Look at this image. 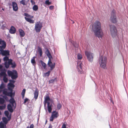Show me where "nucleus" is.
Here are the masks:
<instances>
[{
  "label": "nucleus",
  "mask_w": 128,
  "mask_h": 128,
  "mask_svg": "<svg viewBox=\"0 0 128 128\" xmlns=\"http://www.w3.org/2000/svg\"><path fill=\"white\" fill-rule=\"evenodd\" d=\"M52 126L51 124H50L48 128H52Z\"/></svg>",
  "instance_id": "13d9d810"
},
{
  "label": "nucleus",
  "mask_w": 128,
  "mask_h": 128,
  "mask_svg": "<svg viewBox=\"0 0 128 128\" xmlns=\"http://www.w3.org/2000/svg\"><path fill=\"white\" fill-rule=\"evenodd\" d=\"M28 99L26 98L24 100V103H26V102L28 101Z\"/></svg>",
  "instance_id": "864d4df0"
},
{
  "label": "nucleus",
  "mask_w": 128,
  "mask_h": 128,
  "mask_svg": "<svg viewBox=\"0 0 128 128\" xmlns=\"http://www.w3.org/2000/svg\"><path fill=\"white\" fill-rule=\"evenodd\" d=\"M5 100L4 99L2 98H0V104H3Z\"/></svg>",
  "instance_id": "58836bf2"
},
{
  "label": "nucleus",
  "mask_w": 128,
  "mask_h": 128,
  "mask_svg": "<svg viewBox=\"0 0 128 128\" xmlns=\"http://www.w3.org/2000/svg\"><path fill=\"white\" fill-rule=\"evenodd\" d=\"M30 2L32 4V5L34 4H35V2L32 0H31Z\"/></svg>",
  "instance_id": "603ef678"
},
{
  "label": "nucleus",
  "mask_w": 128,
  "mask_h": 128,
  "mask_svg": "<svg viewBox=\"0 0 128 128\" xmlns=\"http://www.w3.org/2000/svg\"><path fill=\"white\" fill-rule=\"evenodd\" d=\"M35 57H34L32 58V59L31 60V62L33 65H34V64L36 63L35 61Z\"/></svg>",
  "instance_id": "f704fd0d"
},
{
  "label": "nucleus",
  "mask_w": 128,
  "mask_h": 128,
  "mask_svg": "<svg viewBox=\"0 0 128 128\" xmlns=\"http://www.w3.org/2000/svg\"><path fill=\"white\" fill-rule=\"evenodd\" d=\"M10 82H11L12 81L13 82V83H14V82H15V80H9Z\"/></svg>",
  "instance_id": "052dcab7"
},
{
  "label": "nucleus",
  "mask_w": 128,
  "mask_h": 128,
  "mask_svg": "<svg viewBox=\"0 0 128 128\" xmlns=\"http://www.w3.org/2000/svg\"><path fill=\"white\" fill-rule=\"evenodd\" d=\"M92 30L96 36L99 38H102L103 34L101 29V25L100 22L96 21L93 24Z\"/></svg>",
  "instance_id": "f257e3e1"
},
{
  "label": "nucleus",
  "mask_w": 128,
  "mask_h": 128,
  "mask_svg": "<svg viewBox=\"0 0 128 128\" xmlns=\"http://www.w3.org/2000/svg\"><path fill=\"white\" fill-rule=\"evenodd\" d=\"M32 9L34 10L37 11L38 9V7L37 6L34 5Z\"/></svg>",
  "instance_id": "e433bc0d"
},
{
  "label": "nucleus",
  "mask_w": 128,
  "mask_h": 128,
  "mask_svg": "<svg viewBox=\"0 0 128 128\" xmlns=\"http://www.w3.org/2000/svg\"><path fill=\"white\" fill-rule=\"evenodd\" d=\"M54 118L53 116H51L50 118V121L52 122Z\"/></svg>",
  "instance_id": "a18cd8bd"
},
{
  "label": "nucleus",
  "mask_w": 128,
  "mask_h": 128,
  "mask_svg": "<svg viewBox=\"0 0 128 128\" xmlns=\"http://www.w3.org/2000/svg\"><path fill=\"white\" fill-rule=\"evenodd\" d=\"M71 21L72 22V24H73V23H74V21H73V20H72Z\"/></svg>",
  "instance_id": "e2e57ef3"
},
{
  "label": "nucleus",
  "mask_w": 128,
  "mask_h": 128,
  "mask_svg": "<svg viewBox=\"0 0 128 128\" xmlns=\"http://www.w3.org/2000/svg\"><path fill=\"white\" fill-rule=\"evenodd\" d=\"M2 119L3 122L5 124H6L8 122V121H9L8 120H8H7V118L6 117H3Z\"/></svg>",
  "instance_id": "c85d7f7f"
},
{
  "label": "nucleus",
  "mask_w": 128,
  "mask_h": 128,
  "mask_svg": "<svg viewBox=\"0 0 128 128\" xmlns=\"http://www.w3.org/2000/svg\"><path fill=\"white\" fill-rule=\"evenodd\" d=\"M2 10H4V9L3 8H2Z\"/></svg>",
  "instance_id": "338daca9"
},
{
  "label": "nucleus",
  "mask_w": 128,
  "mask_h": 128,
  "mask_svg": "<svg viewBox=\"0 0 128 128\" xmlns=\"http://www.w3.org/2000/svg\"><path fill=\"white\" fill-rule=\"evenodd\" d=\"M1 44H2V45L0 46V52L4 50L6 47V44L4 41H3V42Z\"/></svg>",
  "instance_id": "4468645a"
},
{
  "label": "nucleus",
  "mask_w": 128,
  "mask_h": 128,
  "mask_svg": "<svg viewBox=\"0 0 128 128\" xmlns=\"http://www.w3.org/2000/svg\"><path fill=\"white\" fill-rule=\"evenodd\" d=\"M20 3L24 5H26L27 3L25 0H22L20 2Z\"/></svg>",
  "instance_id": "72a5a7b5"
},
{
  "label": "nucleus",
  "mask_w": 128,
  "mask_h": 128,
  "mask_svg": "<svg viewBox=\"0 0 128 128\" xmlns=\"http://www.w3.org/2000/svg\"><path fill=\"white\" fill-rule=\"evenodd\" d=\"M14 86H15L14 84L11 83H9L8 86V89L11 92H13V89Z\"/></svg>",
  "instance_id": "ddd939ff"
},
{
  "label": "nucleus",
  "mask_w": 128,
  "mask_h": 128,
  "mask_svg": "<svg viewBox=\"0 0 128 128\" xmlns=\"http://www.w3.org/2000/svg\"><path fill=\"white\" fill-rule=\"evenodd\" d=\"M51 80H54L53 79H52Z\"/></svg>",
  "instance_id": "774afa93"
},
{
  "label": "nucleus",
  "mask_w": 128,
  "mask_h": 128,
  "mask_svg": "<svg viewBox=\"0 0 128 128\" xmlns=\"http://www.w3.org/2000/svg\"><path fill=\"white\" fill-rule=\"evenodd\" d=\"M24 18L26 21L30 23H33L34 22V20H33L31 19L30 18H28L25 17Z\"/></svg>",
  "instance_id": "a878e982"
},
{
  "label": "nucleus",
  "mask_w": 128,
  "mask_h": 128,
  "mask_svg": "<svg viewBox=\"0 0 128 128\" xmlns=\"http://www.w3.org/2000/svg\"><path fill=\"white\" fill-rule=\"evenodd\" d=\"M62 128H66V126L65 124H64L62 126Z\"/></svg>",
  "instance_id": "09e8293b"
},
{
  "label": "nucleus",
  "mask_w": 128,
  "mask_h": 128,
  "mask_svg": "<svg viewBox=\"0 0 128 128\" xmlns=\"http://www.w3.org/2000/svg\"><path fill=\"white\" fill-rule=\"evenodd\" d=\"M107 58L106 57L101 56L100 57L98 62L100 67L105 68L106 66Z\"/></svg>",
  "instance_id": "f03ea898"
},
{
  "label": "nucleus",
  "mask_w": 128,
  "mask_h": 128,
  "mask_svg": "<svg viewBox=\"0 0 128 128\" xmlns=\"http://www.w3.org/2000/svg\"><path fill=\"white\" fill-rule=\"evenodd\" d=\"M0 128H4V124L2 122H0Z\"/></svg>",
  "instance_id": "37998d69"
},
{
  "label": "nucleus",
  "mask_w": 128,
  "mask_h": 128,
  "mask_svg": "<svg viewBox=\"0 0 128 128\" xmlns=\"http://www.w3.org/2000/svg\"><path fill=\"white\" fill-rule=\"evenodd\" d=\"M51 70L48 71L47 72L45 73L44 74V75L45 76H49L50 73V72Z\"/></svg>",
  "instance_id": "a19ab883"
},
{
  "label": "nucleus",
  "mask_w": 128,
  "mask_h": 128,
  "mask_svg": "<svg viewBox=\"0 0 128 128\" xmlns=\"http://www.w3.org/2000/svg\"><path fill=\"white\" fill-rule=\"evenodd\" d=\"M10 65H11V67L13 68H15L16 66L15 62L14 61H13L11 59H10L8 62H6L5 63L4 66L6 68H8Z\"/></svg>",
  "instance_id": "423d86ee"
},
{
  "label": "nucleus",
  "mask_w": 128,
  "mask_h": 128,
  "mask_svg": "<svg viewBox=\"0 0 128 128\" xmlns=\"http://www.w3.org/2000/svg\"><path fill=\"white\" fill-rule=\"evenodd\" d=\"M110 28L111 36L114 38H116L117 36V31L116 27L114 25H112L110 26Z\"/></svg>",
  "instance_id": "39448f33"
},
{
  "label": "nucleus",
  "mask_w": 128,
  "mask_h": 128,
  "mask_svg": "<svg viewBox=\"0 0 128 128\" xmlns=\"http://www.w3.org/2000/svg\"><path fill=\"white\" fill-rule=\"evenodd\" d=\"M52 60H49L48 63V64L50 67V70L52 71L55 67V63H54L53 64L51 62Z\"/></svg>",
  "instance_id": "9b49d317"
},
{
  "label": "nucleus",
  "mask_w": 128,
  "mask_h": 128,
  "mask_svg": "<svg viewBox=\"0 0 128 128\" xmlns=\"http://www.w3.org/2000/svg\"><path fill=\"white\" fill-rule=\"evenodd\" d=\"M10 102L12 104V106L13 107L16 108V103L15 101L14 98L11 97V98L9 100Z\"/></svg>",
  "instance_id": "f8f14e48"
},
{
  "label": "nucleus",
  "mask_w": 128,
  "mask_h": 128,
  "mask_svg": "<svg viewBox=\"0 0 128 128\" xmlns=\"http://www.w3.org/2000/svg\"><path fill=\"white\" fill-rule=\"evenodd\" d=\"M19 32L20 36L22 37L24 36L25 35V33L22 30L20 29L19 30Z\"/></svg>",
  "instance_id": "4be33fe9"
},
{
  "label": "nucleus",
  "mask_w": 128,
  "mask_h": 128,
  "mask_svg": "<svg viewBox=\"0 0 128 128\" xmlns=\"http://www.w3.org/2000/svg\"><path fill=\"white\" fill-rule=\"evenodd\" d=\"M3 97L6 100H7L8 99V97L6 96V95L3 96Z\"/></svg>",
  "instance_id": "3c124183"
},
{
  "label": "nucleus",
  "mask_w": 128,
  "mask_h": 128,
  "mask_svg": "<svg viewBox=\"0 0 128 128\" xmlns=\"http://www.w3.org/2000/svg\"><path fill=\"white\" fill-rule=\"evenodd\" d=\"M52 116L54 118H56L58 116V112L54 111L52 112Z\"/></svg>",
  "instance_id": "b1692460"
},
{
  "label": "nucleus",
  "mask_w": 128,
  "mask_h": 128,
  "mask_svg": "<svg viewBox=\"0 0 128 128\" xmlns=\"http://www.w3.org/2000/svg\"><path fill=\"white\" fill-rule=\"evenodd\" d=\"M52 105L50 104V103H48V104L47 107L48 111L49 113H51L52 110Z\"/></svg>",
  "instance_id": "5701e85b"
},
{
  "label": "nucleus",
  "mask_w": 128,
  "mask_h": 128,
  "mask_svg": "<svg viewBox=\"0 0 128 128\" xmlns=\"http://www.w3.org/2000/svg\"><path fill=\"white\" fill-rule=\"evenodd\" d=\"M12 4L14 10L16 11L18 9V7L17 4L14 2H12Z\"/></svg>",
  "instance_id": "dca6fc26"
},
{
  "label": "nucleus",
  "mask_w": 128,
  "mask_h": 128,
  "mask_svg": "<svg viewBox=\"0 0 128 128\" xmlns=\"http://www.w3.org/2000/svg\"><path fill=\"white\" fill-rule=\"evenodd\" d=\"M16 31L15 28L13 26H11L9 30L10 33L12 34H14L16 32Z\"/></svg>",
  "instance_id": "412c9836"
},
{
  "label": "nucleus",
  "mask_w": 128,
  "mask_h": 128,
  "mask_svg": "<svg viewBox=\"0 0 128 128\" xmlns=\"http://www.w3.org/2000/svg\"><path fill=\"white\" fill-rule=\"evenodd\" d=\"M12 106L10 104H8L7 106V108L8 110L11 113H12L13 112Z\"/></svg>",
  "instance_id": "aec40b11"
},
{
  "label": "nucleus",
  "mask_w": 128,
  "mask_h": 128,
  "mask_svg": "<svg viewBox=\"0 0 128 128\" xmlns=\"http://www.w3.org/2000/svg\"><path fill=\"white\" fill-rule=\"evenodd\" d=\"M42 27V22L40 21H38L37 22L36 24L34 29L36 32H39Z\"/></svg>",
  "instance_id": "6e6552de"
},
{
  "label": "nucleus",
  "mask_w": 128,
  "mask_h": 128,
  "mask_svg": "<svg viewBox=\"0 0 128 128\" xmlns=\"http://www.w3.org/2000/svg\"><path fill=\"white\" fill-rule=\"evenodd\" d=\"M5 75H6V74L5 72H1L0 73V77H1Z\"/></svg>",
  "instance_id": "ea45409f"
},
{
  "label": "nucleus",
  "mask_w": 128,
  "mask_h": 128,
  "mask_svg": "<svg viewBox=\"0 0 128 128\" xmlns=\"http://www.w3.org/2000/svg\"><path fill=\"white\" fill-rule=\"evenodd\" d=\"M73 44L74 45V46L76 48H78V45L77 44H74L73 43Z\"/></svg>",
  "instance_id": "8fccbe9b"
},
{
  "label": "nucleus",
  "mask_w": 128,
  "mask_h": 128,
  "mask_svg": "<svg viewBox=\"0 0 128 128\" xmlns=\"http://www.w3.org/2000/svg\"><path fill=\"white\" fill-rule=\"evenodd\" d=\"M38 51L40 54V57L42 56V52L41 48H38Z\"/></svg>",
  "instance_id": "473e14b6"
},
{
  "label": "nucleus",
  "mask_w": 128,
  "mask_h": 128,
  "mask_svg": "<svg viewBox=\"0 0 128 128\" xmlns=\"http://www.w3.org/2000/svg\"><path fill=\"white\" fill-rule=\"evenodd\" d=\"M34 126L33 124H32L30 126L29 128H34ZM26 128H29L28 126Z\"/></svg>",
  "instance_id": "49530a36"
},
{
  "label": "nucleus",
  "mask_w": 128,
  "mask_h": 128,
  "mask_svg": "<svg viewBox=\"0 0 128 128\" xmlns=\"http://www.w3.org/2000/svg\"><path fill=\"white\" fill-rule=\"evenodd\" d=\"M78 60H81L82 58V56L81 54H79L78 55ZM82 62H80L78 60V62L77 64V68L78 69V72L80 74H82L83 73L82 71L83 70L82 68Z\"/></svg>",
  "instance_id": "7ed1b4c3"
},
{
  "label": "nucleus",
  "mask_w": 128,
  "mask_h": 128,
  "mask_svg": "<svg viewBox=\"0 0 128 128\" xmlns=\"http://www.w3.org/2000/svg\"><path fill=\"white\" fill-rule=\"evenodd\" d=\"M2 26L1 28L2 29H4V28L6 27V24L4 21H2Z\"/></svg>",
  "instance_id": "cd10ccee"
},
{
  "label": "nucleus",
  "mask_w": 128,
  "mask_h": 128,
  "mask_svg": "<svg viewBox=\"0 0 128 128\" xmlns=\"http://www.w3.org/2000/svg\"><path fill=\"white\" fill-rule=\"evenodd\" d=\"M40 62L41 63L43 67L44 68V69H46V64L42 60H40Z\"/></svg>",
  "instance_id": "bb28decb"
},
{
  "label": "nucleus",
  "mask_w": 128,
  "mask_h": 128,
  "mask_svg": "<svg viewBox=\"0 0 128 128\" xmlns=\"http://www.w3.org/2000/svg\"><path fill=\"white\" fill-rule=\"evenodd\" d=\"M62 107L61 104H60L58 103V104L57 105V108L58 110H60Z\"/></svg>",
  "instance_id": "79ce46f5"
},
{
  "label": "nucleus",
  "mask_w": 128,
  "mask_h": 128,
  "mask_svg": "<svg viewBox=\"0 0 128 128\" xmlns=\"http://www.w3.org/2000/svg\"><path fill=\"white\" fill-rule=\"evenodd\" d=\"M54 81V80H49V84H50L51 83L53 84Z\"/></svg>",
  "instance_id": "5fc2aeb1"
},
{
  "label": "nucleus",
  "mask_w": 128,
  "mask_h": 128,
  "mask_svg": "<svg viewBox=\"0 0 128 128\" xmlns=\"http://www.w3.org/2000/svg\"><path fill=\"white\" fill-rule=\"evenodd\" d=\"M50 100V98L48 95H46L44 98V105H46V104L47 103V104L48 103H50L49 102Z\"/></svg>",
  "instance_id": "a211bd4d"
},
{
  "label": "nucleus",
  "mask_w": 128,
  "mask_h": 128,
  "mask_svg": "<svg viewBox=\"0 0 128 128\" xmlns=\"http://www.w3.org/2000/svg\"><path fill=\"white\" fill-rule=\"evenodd\" d=\"M38 90L36 88L34 92V98L35 100H36L38 97Z\"/></svg>",
  "instance_id": "f3484780"
},
{
  "label": "nucleus",
  "mask_w": 128,
  "mask_h": 128,
  "mask_svg": "<svg viewBox=\"0 0 128 128\" xmlns=\"http://www.w3.org/2000/svg\"><path fill=\"white\" fill-rule=\"evenodd\" d=\"M6 75L4 76H3V80H8L7 78L6 77Z\"/></svg>",
  "instance_id": "de8ad7c7"
},
{
  "label": "nucleus",
  "mask_w": 128,
  "mask_h": 128,
  "mask_svg": "<svg viewBox=\"0 0 128 128\" xmlns=\"http://www.w3.org/2000/svg\"><path fill=\"white\" fill-rule=\"evenodd\" d=\"M45 53L48 58L49 60L50 59V60L52 59V57L48 49H47L46 50Z\"/></svg>",
  "instance_id": "6ab92c4d"
},
{
  "label": "nucleus",
  "mask_w": 128,
  "mask_h": 128,
  "mask_svg": "<svg viewBox=\"0 0 128 128\" xmlns=\"http://www.w3.org/2000/svg\"><path fill=\"white\" fill-rule=\"evenodd\" d=\"M47 122V120H46V123Z\"/></svg>",
  "instance_id": "69168bd1"
},
{
  "label": "nucleus",
  "mask_w": 128,
  "mask_h": 128,
  "mask_svg": "<svg viewBox=\"0 0 128 128\" xmlns=\"http://www.w3.org/2000/svg\"><path fill=\"white\" fill-rule=\"evenodd\" d=\"M2 66L1 65H0V70H2Z\"/></svg>",
  "instance_id": "bf43d9fd"
},
{
  "label": "nucleus",
  "mask_w": 128,
  "mask_h": 128,
  "mask_svg": "<svg viewBox=\"0 0 128 128\" xmlns=\"http://www.w3.org/2000/svg\"><path fill=\"white\" fill-rule=\"evenodd\" d=\"M26 92V89H23L22 90V91L21 93V94L22 96V98H24V96Z\"/></svg>",
  "instance_id": "c9c22d12"
},
{
  "label": "nucleus",
  "mask_w": 128,
  "mask_h": 128,
  "mask_svg": "<svg viewBox=\"0 0 128 128\" xmlns=\"http://www.w3.org/2000/svg\"><path fill=\"white\" fill-rule=\"evenodd\" d=\"M10 59H9L8 57L7 56H5L3 58V60L5 62L4 64L6 62H8L9 60Z\"/></svg>",
  "instance_id": "7c9ffc66"
},
{
  "label": "nucleus",
  "mask_w": 128,
  "mask_h": 128,
  "mask_svg": "<svg viewBox=\"0 0 128 128\" xmlns=\"http://www.w3.org/2000/svg\"><path fill=\"white\" fill-rule=\"evenodd\" d=\"M85 54L87 57L88 60L90 62H92L93 60V54L90 52L87 51L85 52Z\"/></svg>",
  "instance_id": "1a4fd4ad"
},
{
  "label": "nucleus",
  "mask_w": 128,
  "mask_h": 128,
  "mask_svg": "<svg viewBox=\"0 0 128 128\" xmlns=\"http://www.w3.org/2000/svg\"><path fill=\"white\" fill-rule=\"evenodd\" d=\"M7 73L9 76L11 77L13 80H16L18 77V74L16 70H13L12 71L8 70Z\"/></svg>",
  "instance_id": "20e7f679"
},
{
  "label": "nucleus",
  "mask_w": 128,
  "mask_h": 128,
  "mask_svg": "<svg viewBox=\"0 0 128 128\" xmlns=\"http://www.w3.org/2000/svg\"><path fill=\"white\" fill-rule=\"evenodd\" d=\"M3 94L5 95L10 96L12 97V96H14L15 95V93L14 92H8L5 89L4 90H2Z\"/></svg>",
  "instance_id": "9d476101"
},
{
  "label": "nucleus",
  "mask_w": 128,
  "mask_h": 128,
  "mask_svg": "<svg viewBox=\"0 0 128 128\" xmlns=\"http://www.w3.org/2000/svg\"><path fill=\"white\" fill-rule=\"evenodd\" d=\"M4 82H6L8 80H4Z\"/></svg>",
  "instance_id": "680f3d73"
},
{
  "label": "nucleus",
  "mask_w": 128,
  "mask_h": 128,
  "mask_svg": "<svg viewBox=\"0 0 128 128\" xmlns=\"http://www.w3.org/2000/svg\"><path fill=\"white\" fill-rule=\"evenodd\" d=\"M54 8V6H50L49 7V8L50 10H52Z\"/></svg>",
  "instance_id": "6e6d98bb"
},
{
  "label": "nucleus",
  "mask_w": 128,
  "mask_h": 128,
  "mask_svg": "<svg viewBox=\"0 0 128 128\" xmlns=\"http://www.w3.org/2000/svg\"><path fill=\"white\" fill-rule=\"evenodd\" d=\"M1 54L2 56H8L10 55V51L8 50H4L1 52Z\"/></svg>",
  "instance_id": "2eb2a0df"
},
{
  "label": "nucleus",
  "mask_w": 128,
  "mask_h": 128,
  "mask_svg": "<svg viewBox=\"0 0 128 128\" xmlns=\"http://www.w3.org/2000/svg\"><path fill=\"white\" fill-rule=\"evenodd\" d=\"M2 114V112L1 111H0V114L1 115Z\"/></svg>",
  "instance_id": "0e129e2a"
},
{
  "label": "nucleus",
  "mask_w": 128,
  "mask_h": 128,
  "mask_svg": "<svg viewBox=\"0 0 128 128\" xmlns=\"http://www.w3.org/2000/svg\"><path fill=\"white\" fill-rule=\"evenodd\" d=\"M5 87L4 84L2 83L0 86V93H1L2 91V89L4 88Z\"/></svg>",
  "instance_id": "c756f323"
},
{
  "label": "nucleus",
  "mask_w": 128,
  "mask_h": 128,
  "mask_svg": "<svg viewBox=\"0 0 128 128\" xmlns=\"http://www.w3.org/2000/svg\"><path fill=\"white\" fill-rule=\"evenodd\" d=\"M24 15L26 16V17H29L31 18H32L33 17V16H31L29 14L27 13H24Z\"/></svg>",
  "instance_id": "2f4dec72"
},
{
  "label": "nucleus",
  "mask_w": 128,
  "mask_h": 128,
  "mask_svg": "<svg viewBox=\"0 0 128 128\" xmlns=\"http://www.w3.org/2000/svg\"><path fill=\"white\" fill-rule=\"evenodd\" d=\"M4 114L5 116L8 118V120H10L11 118V115L9 116V112L8 111H5L4 112Z\"/></svg>",
  "instance_id": "393cba45"
},
{
  "label": "nucleus",
  "mask_w": 128,
  "mask_h": 128,
  "mask_svg": "<svg viewBox=\"0 0 128 128\" xmlns=\"http://www.w3.org/2000/svg\"><path fill=\"white\" fill-rule=\"evenodd\" d=\"M6 107V106L4 105L3 106H0V109L2 110L4 109Z\"/></svg>",
  "instance_id": "c03bdc74"
},
{
  "label": "nucleus",
  "mask_w": 128,
  "mask_h": 128,
  "mask_svg": "<svg viewBox=\"0 0 128 128\" xmlns=\"http://www.w3.org/2000/svg\"><path fill=\"white\" fill-rule=\"evenodd\" d=\"M110 19L111 22L114 23H116L117 22L116 12L114 10L112 11L111 14Z\"/></svg>",
  "instance_id": "0eeeda50"
},
{
  "label": "nucleus",
  "mask_w": 128,
  "mask_h": 128,
  "mask_svg": "<svg viewBox=\"0 0 128 128\" xmlns=\"http://www.w3.org/2000/svg\"><path fill=\"white\" fill-rule=\"evenodd\" d=\"M4 40H2L0 38V44H2V42H3V41H4Z\"/></svg>",
  "instance_id": "4d7b16f0"
},
{
  "label": "nucleus",
  "mask_w": 128,
  "mask_h": 128,
  "mask_svg": "<svg viewBox=\"0 0 128 128\" xmlns=\"http://www.w3.org/2000/svg\"><path fill=\"white\" fill-rule=\"evenodd\" d=\"M45 4L46 5H49L52 4V2H49V0H47L46 1Z\"/></svg>",
  "instance_id": "4c0bfd02"
}]
</instances>
